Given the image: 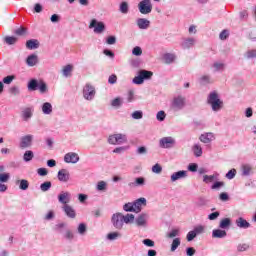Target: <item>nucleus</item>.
I'll return each instance as SVG.
<instances>
[{
  "mask_svg": "<svg viewBox=\"0 0 256 256\" xmlns=\"http://www.w3.org/2000/svg\"><path fill=\"white\" fill-rule=\"evenodd\" d=\"M207 103L212 107V111H221L223 109V101L219 98V94L213 91L208 95Z\"/></svg>",
  "mask_w": 256,
  "mask_h": 256,
  "instance_id": "obj_1",
  "label": "nucleus"
},
{
  "mask_svg": "<svg viewBox=\"0 0 256 256\" xmlns=\"http://www.w3.org/2000/svg\"><path fill=\"white\" fill-rule=\"evenodd\" d=\"M28 91H40V93H47V84L43 80L32 78L28 82Z\"/></svg>",
  "mask_w": 256,
  "mask_h": 256,
  "instance_id": "obj_2",
  "label": "nucleus"
},
{
  "mask_svg": "<svg viewBox=\"0 0 256 256\" xmlns=\"http://www.w3.org/2000/svg\"><path fill=\"white\" fill-rule=\"evenodd\" d=\"M151 77H153V72L142 69L138 71V75L133 78L132 83H134V85H143V83L151 79Z\"/></svg>",
  "mask_w": 256,
  "mask_h": 256,
  "instance_id": "obj_3",
  "label": "nucleus"
},
{
  "mask_svg": "<svg viewBox=\"0 0 256 256\" xmlns=\"http://www.w3.org/2000/svg\"><path fill=\"white\" fill-rule=\"evenodd\" d=\"M185 105H186V99L182 95H178L174 97L171 102V107L173 111H183V109H185Z\"/></svg>",
  "mask_w": 256,
  "mask_h": 256,
  "instance_id": "obj_4",
  "label": "nucleus"
},
{
  "mask_svg": "<svg viewBox=\"0 0 256 256\" xmlns=\"http://www.w3.org/2000/svg\"><path fill=\"white\" fill-rule=\"evenodd\" d=\"M83 97L86 101H93L95 99L96 91H95V86L87 83L83 87Z\"/></svg>",
  "mask_w": 256,
  "mask_h": 256,
  "instance_id": "obj_5",
  "label": "nucleus"
},
{
  "mask_svg": "<svg viewBox=\"0 0 256 256\" xmlns=\"http://www.w3.org/2000/svg\"><path fill=\"white\" fill-rule=\"evenodd\" d=\"M108 143L110 145H123V143H127V135L125 134H113L108 138Z\"/></svg>",
  "mask_w": 256,
  "mask_h": 256,
  "instance_id": "obj_6",
  "label": "nucleus"
},
{
  "mask_svg": "<svg viewBox=\"0 0 256 256\" xmlns=\"http://www.w3.org/2000/svg\"><path fill=\"white\" fill-rule=\"evenodd\" d=\"M138 11L142 15H149L151 11H153V4H151V0H142L138 4Z\"/></svg>",
  "mask_w": 256,
  "mask_h": 256,
  "instance_id": "obj_7",
  "label": "nucleus"
},
{
  "mask_svg": "<svg viewBox=\"0 0 256 256\" xmlns=\"http://www.w3.org/2000/svg\"><path fill=\"white\" fill-rule=\"evenodd\" d=\"M203 233H205V226H195L193 230L187 233L186 239L187 241L191 242L193 241V239H195V237H197L198 235H203Z\"/></svg>",
  "mask_w": 256,
  "mask_h": 256,
  "instance_id": "obj_8",
  "label": "nucleus"
},
{
  "mask_svg": "<svg viewBox=\"0 0 256 256\" xmlns=\"http://www.w3.org/2000/svg\"><path fill=\"white\" fill-rule=\"evenodd\" d=\"M175 138L168 136V137H163L159 140V147L161 149H173L175 147Z\"/></svg>",
  "mask_w": 256,
  "mask_h": 256,
  "instance_id": "obj_9",
  "label": "nucleus"
},
{
  "mask_svg": "<svg viewBox=\"0 0 256 256\" xmlns=\"http://www.w3.org/2000/svg\"><path fill=\"white\" fill-rule=\"evenodd\" d=\"M111 223L115 229H123V214L120 212L114 213L111 217Z\"/></svg>",
  "mask_w": 256,
  "mask_h": 256,
  "instance_id": "obj_10",
  "label": "nucleus"
},
{
  "mask_svg": "<svg viewBox=\"0 0 256 256\" xmlns=\"http://www.w3.org/2000/svg\"><path fill=\"white\" fill-rule=\"evenodd\" d=\"M89 29H94V33L101 34L105 31V23L92 19L90 21Z\"/></svg>",
  "mask_w": 256,
  "mask_h": 256,
  "instance_id": "obj_11",
  "label": "nucleus"
},
{
  "mask_svg": "<svg viewBox=\"0 0 256 256\" xmlns=\"http://www.w3.org/2000/svg\"><path fill=\"white\" fill-rule=\"evenodd\" d=\"M58 202L61 203V205H69L71 203V194L68 191H62L58 195Z\"/></svg>",
  "mask_w": 256,
  "mask_h": 256,
  "instance_id": "obj_12",
  "label": "nucleus"
},
{
  "mask_svg": "<svg viewBox=\"0 0 256 256\" xmlns=\"http://www.w3.org/2000/svg\"><path fill=\"white\" fill-rule=\"evenodd\" d=\"M62 211H64L68 219H75V217H77V212L75 211V208H73V206L69 204L62 206Z\"/></svg>",
  "mask_w": 256,
  "mask_h": 256,
  "instance_id": "obj_13",
  "label": "nucleus"
},
{
  "mask_svg": "<svg viewBox=\"0 0 256 256\" xmlns=\"http://www.w3.org/2000/svg\"><path fill=\"white\" fill-rule=\"evenodd\" d=\"M32 143H33V135L31 134L25 135L20 139L21 149H27V147H31Z\"/></svg>",
  "mask_w": 256,
  "mask_h": 256,
  "instance_id": "obj_14",
  "label": "nucleus"
},
{
  "mask_svg": "<svg viewBox=\"0 0 256 256\" xmlns=\"http://www.w3.org/2000/svg\"><path fill=\"white\" fill-rule=\"evenodd\" d=\"M79 154L75 153V152H68L65 154L64 156V161L65 163H79Z\"/></svg>",
  "mask_w": 256,
  "mask_h": 256,
  "instance_id": "obj_15",
  "label": "nucleus"
},
{
  "mask_svg": "<svg viewBox=\"0 0 256 256\" xmlns=\"http://www.w3.org/2000/svg\"><path fill=\"white\" fill-rule=\"evenodd\" d=\"M147 219H149V214L142 213L135 218V223L138 227H147Z\"/></svg>",
  "mask_w": 256,
  "mask_h": 256,
  "instance_id": "obj_16",
  "label": "nucleus"
},
{
  "mask_svg": "<svg viewBox=\"0 0 256 256\" xmlns=\"http://www.w3.org/2000/svg\"><path fill=\"white\" fill-rule=\"evenodd\" d=\"M57 178L61 183H67L71 179V174H69V170L61 169L58 171Z\"/></svg>",
  "mask_w": 256,
  "mask_h": 256,
  "instance_id": "obj_17",
  "label": "nucleus"
},
{
  "mask_svg": "<svg viewBox=\"0 0 256 256\" xmlns=\"http://www.w3.org/2000/svg\"><path fill=\"white\" fill-rule=\"evenodd\" d=\"M136 25H137L138 29L145 31V30L149 29V27H151V21H149L146 18H138L136 20Z\"/></svg>",
  "mask_w": 256,
  "mask_h": 256,
  "instance_id": "obj_18",
  "label": "nucleus"
},
{
  "mask_svg": "<svg viewBox=\"0 0 256 256\" xmlns=\"http://www.w3.org/2000/svg\"><path fill=\"white\" fill-rule=\"evenodd\" d=\"M187 177V170H180L177 172H174L170 179L172 183H175V181H179V179H185Z\"/></svg>",
  "mask_w": 256,
  "mask_h": 256,
  "instance_id": "obj_19",
  "label": "nucleus"
},
{
  "mask_svg": "<svg viewBox=\"0 0 256 256\" xmlns=\"http://www.w3.org/2000/svg\"><path fill=\"white\" fill-rule=\"evenodd\" d=\"M195 43H197V40L193 37L184 38L181 47L182 49H191Z\"/></svg>",
  "mask_w": 256,
  "mask_h": 256,
  "instance_id": "obj_20",
  "label": "nucleus"
},
{
  "mask_svg": "<svg viewBox=\"0 0 256 256\" xmlns=\"http://www.w3.org/2000/svg\"><path fill=\"white\" fill-rule=\"evenodd\" d=\"M134 205V213H141V207H143V205H147V199L145 198H138L137 200H135L133 202Z\"/></svg>",
  "mask_w": 256,
  "mask_h": 256,
  "instance_id": "obj_21",
  "label": "nucleus"
},
{
  "mask_svg": "<svg viewBox=\"0 0 256 256\" xmlns=\"http://www.w3.org/2000/svg\"><path fill=\"white\" fill-rule=\"evenodd\" d=\"M235 223L236 227H239V229H249V227H251V223L243 217L237 218Z\"/></svg>",
  "mask_w": 256,
  "mask_h": 256,
  "instance_id": "obj_22",
  "label": "nucleus"
},
{
  "mask_svg": "<svg viewBox=\"0 0 256 256\" xmlns=\"http://www.w3.org/2000/svg\"><path fill=\"white\" fill-rule=\"evenodd\" d=\"M212 237L213 239H225V237H227V231L223 230V229H214L212 231Z\"/></svg>",
  "mask_w": 256,
  "mask_h": 256,
  "instance_id": "obj_23",
  "label": "nucleus"
},
{
  "mask_svg": "<svg viewBox=\"0 0 256 256\" xmlns=\"http://www.w3.org/2000/svg\"><path fill=\"white\" fill-rule=\"evenodd\" d=\"M39 63V57L36 54H31L26 58V65L28 67H35Z\"/></svg>",
  "mask_w": 256,
  "mask_h": 256,
  "instance_id": "obj_24",
  "label": "nucleus"
},
{
  "mask_svg": "<svg viewBox=\"0 0 256 256\" xmlns=\"http://www.w3.org/2000/svg\"><path fill=\"white\" fill-rule=\"evenodd\" d=\"M199 139L202 143H211V141L215 140V135L211 132H208L205 134H201Z\"/></svg>",
  "mask_w": 256,
  "mask_h": 256,
  "instance_id": "obj_25",
  "label": "nucleus"
},
{
  "mask_svg": "<svg viewBox=\"0 0 256 256\" xmlns=\"http://www.w3.org/2000/svg\"><path fill=\"white\" fill-rule=\"evenodd\" d=\"M241 171L243 177H249L253 175V166H251V164H244L241 167Z\"/></svg>",
  "mask_w": 256,
  "mask_h": 256,
  "instance_id": "obj_26",
  "label": "nucleus"
},
{
  "mask_svg": "<svg viewBox=\"0 0 256 256\" xmlns=\"http://www.w3.org/2000/svg\"><path fill=\"white\" fill-rule=\"evenodd\" d=\"M26 49L33 51L35 49H39V40L37 39H30L26 41Z\"/></svg>",
  "mask_w": 256,
  "mask_h": 256,
  "instance_id": "obj_27",
  "label": "nucleus"
},
{
  "mask_svg": "<svg viewBox=\"0 0 256 256\" xmlns=\"http://www.w3.org/2000/svg\"><path fill=\"white\" fill-rule=\"evenodd\" d=\"M145 185V177H137L135 178L134 182H130L128 184L129 187H143Z\"/></svg>",
  "mask_w": 256,
  "mask_h": 256,
  "instance_id": "obj_28",
  "label": "nucleus"
},
{
  "mask_svg": "<svg viewBox=\"0 0 256 256\" xmlns=\"http://www.w3.org/2000/svg\"><path fill=\"white\" fill-rule=\"evenodd\" d=\"M231 227V218H223L219 223V229L227 230Z\"/></svg>",
  "mask_w": 256,
  "mask_h": 256,
  "instance_id": "obj_29",
  "label": "nucleus"
},
{
  "mask_svg": "<svg viewBox=\"0 0 256 256\" xmlns=\"http://www.w3.org/2000/svg\"><path fill=\"white\" fill-rule=\"evenodd\" d=\"M42 113L44 115H51L53 113V105L49 102H45L42 104Z\"/></svg>",
  "mask_w": 256,
  "mask_h": 256,
  "instance_id": "obj_30",
  "label": "nucleus"
},
{
  "mask_svg": "<svg viewBox=\"0 0 256 256\" xmlns=\"http://www.w3.org/2000/svg\"><path fill=\"white\" fill-rule=\"evenodd\" d=\"M31 117H33V109L32 108H25L22 111L23 121H28L29 119H31Z\"/></svg>",
  "mask_w": 256,
  "mask_h": 256,
  "instance_id": "obj_31",
  "label": "nucleus"
},
{
  "mask_svg": "<svg viewBox=\"0 0 256 256\" xmlns=\"http://www.w3.org/2000/svg\"><path fill=\"white\" fill-rule=\"evenodd\" d=\"M216 179H219V174L214 173L213 175H204L203 176V182L204 183H213V181H216Z\"/></svg>",
  "mask_w": 256,
  "mask_h": 256,
  "instance_id": "obj_32",
  "label": "nucleus"
},
{
  "mask_svg": "<svg viewBox=\"0 0 256 256\" xmlns=\"http://www.w3.org/2000/svg\"><path fill=\"white\" fill-rule=\"evenodd\" d=\"M163 59L165 63H167V65H171V63H173L175 59H177V56H175V54L173 53H166L164 54Z\"/></svg>",
  "mask_w": 256,
  "mask_h": 256,
  "instance_id": "obj_33",
  "label": "nucleus"
},
{
  "mask_svg": "<svg viewBox=\"0 0 256 256\" xmlns=\"http://www.w3.org/2000/svg\"><path fill=\"white\" fill-rule=\"evenodd\" d=\"M16 185H19L21 191H27L29 189V181L25 179L17 180Z\"/></svg>",
  "mask_w": 256,
  "mask_h": 256,
  "instance_id": "obj_34",
  "label": "nucleus"
},
{
  "mask_svg": "<svg viewBox=\"0 0 256 256\" xmlns=\"http://www.w3.org/2000/svg\"><path fill=\"white\" fill-rule=\"evenodd\" d=\"M133 221H135V215L133 214L122 215L123 224L126 223V225H129V223H133Z\"/></svg>",
  "mask_w": 256,
  "mask_h": 256,
  "instance_id": "obj_35",
  "label": "nucleus"
},
{
  "mask_svg": "<svg viewBox=\"0 0 256 256\" xmlns=\"http://www.w3.org/2000/svg\"><path fill=\"white\" fill-rule=\"evenodd\" d=\"M200 85H210L211 83H213V79H211V76L209 75H204L202 76L200 79Z\"/></svg>",
  "mask_w": 256,
  "mask_h": 256,
  "instance_id": "obj_36",
  "label": "nucleus"
},
{
  "mask_svg": "<svg viewBox=\"0 0 256 256\" xmlns=\"http://www.w3.org/2000/svg\"><path fill=\"white\" fill-rule=\"evenodd\" d=\"M192 151L195 157H201V155H203V148H201V145L199 144H195L192 148Z\"/></svg>",
  "mask_w": 256,
  "mask_h": 256,
  "instance_id": "obj_37",
  "label": "nucleus"
},
{
  "mask_svg": "<svg viewBox=\"0 0 256 256\" xmlns=\"http://www.w3.org/2000/svg\"><path fill=\"white\" fill-rule=\"evenodd\" d=\"M179 245H181V238H174L171 244L172 253H175V251H177Z\"/></svg>",
  "mask_w": 256,
  "mask_h": 256,
  "instance_id": "obj_38",
  "label": "nucleus"
},
{
  "mask_svg": "<svg viewBox=\"0 0 256 256\" xmlns=\"http://www.w3.org/2000/svg\"><path fill=\"white\" fill-rule=\"evenodd\" d=\"M214 71L218 72V71H224L225 70V63L223 62H214L212 65Z\"/></svg>",
  "mask_w": 256,
  "mask_h": 256,
  "instance_id": "obj_39",
  "label": "nucleus"
},
{
  "mask_svg": "<svg viewBox=\"0 0 256 256\" xmlns=\"http://www.w3.org/2000/svg\"><path fill=\"white\" fill-rule=\"evenodd\" d=\"M33 157H35V154H33V151L28 150L24 153L23 159L25 163H29V161H33Z\"/></svg>",
  "mask_w": 256,
  "mask_h": 256,
  "instance_id": "obj_40",
  "label": "nucleus"
},
{
  "mask_svg": "<svg viewBox=\"0 0 256 256\" xmlns=\"http://www.w3.org/2000/svg\"><path fill=\"white\" fill-rule=\"evenodd\" d=\"M123 105V98L116 97L111 101V107L119 108Z\"/></svg>",
  "mask_w": 256,
  "mask_h": 256,
  "instance_id": "obj_41",
  "label": "nucleus"
},
{
  "mask_svg": "<svg viewBox=\"0 0 256 256\" xmlns=\"http://www.w3.org/2000/svg\"><path fill=\"white\" fill-rule=\"evenodd\" d=\"M123 210L126 211V213H135V208L133 202H128L123 205Z\"/></svg>",
  "mask_w": 256,
  "mask_h": 256,
  "instance_id": "obj_42",
  "label": "nucleus"
},
{
  "mask_svg": "<svg viewBox=\"0 0 256 256\" xmlns=\"http://www.w3.org/2000/svg\"><path fill=\"white\" fill-rule=\"evenodd\" d=\"M96 191H107V182L101 180L96 185Z\"/></svg>",
  "mask_w": 256,
  "mask_h": 256,
  "instance_id": "obj_43",
  "label": "nucleus"
},
{
  "mask_svg": "<svg viewBox=\"0 0 256 256\" xmlns=\"http://www.w3.org/2000/svg\"><path fill=\"white\" fill-rule=\"evenodd\" d=\"M120 12H122L124 15H127L129 13V3L127 2H121L120 3Z\"/></svg>",
  "mask_w": 256,
  "mask_h": 256,
  "instance_id": "obj_44",
  "label": "nucleus"
},
{
  "mask_svg": "<svg viewBox=\"0 0 256 256\" xmlns=\"http://www.w3.org/2000/svg\"><path fill=\"white\" fill-rule=\"evenodd\" d=\"M71 71H73V65L68 64L64 66L62 73L65 77H69V75H71Z\"/></svg>",
  "mask_w": 256,
  "mask_h": 256,
  "instance_id": "obj_45",
  "label": "nucleus"
},
{
  "mask_svg": "<svg viewBox=\"0 0 256 256\" xmlns=\"http://www.w3.org/2000/svg\"><path fill=\"white\" fill-rule=\"evenodd\" d=\"M77 231H78L79 235H85L87 233V224L80 223L78 225Z\"/></svg>",
  "mask_w": 256,
  "mask_h": 256,
  "instance_id": "obj_46",
  "label": "nucleus"
},
{
  "mask_svg": "<svg viewBox=\"0 0 256 256\" xmlns=\"http://www.w3.org/2000/svg\"><path fill=\"white\" fill-rule=\"evenodd\" d=\"M51 187H52L51 181H46V182H44V183H42V184L40 185V189H41V191H43L44 193L47 192V191H49V189H51Z\"/></svg>",
  "mask_w": 256,
  "mask_h": 256,
  "instance_id": "obj_47",
  "label": "nucleus"
},
{
  "mask_svg": "<svg viewBox=\"0 0 256 256\" xmlns=\"http://www.w3.org/2000/svg\"><path fill=\"white\" fill-rule=\"evenodd\" d=\"M166 117H167V113H165V111L163 110L158 111L156 114V119L157 121H160V123L165 121Z\"/></svg>",
  "mask_w": 256,
  "mask_h": 256,
  "instance_id": "obj_48",
  "label": "nucleus"
},
{
  "mask_svg": "<svg viewBox=\"0 0 256 256\" xmlns=\"http://www.w3.org/2000/svg\"><path fill=\"white\" fill-rule=\"evenodd\" d=\"M246 59H256V49H250L245 53Z\"/></svg>",
  "mask_w": 256,
  "mask_h": 256,
  "instance_id": "obj_49",
  "label": "nucleus"
},
{
  "mask_svg": "<svg viewBox=\"0 0 256 256\" xmlns=\"http://www.w3.org/2000/svg\"><path fill=\"white\" fill-rule=\"evenodd\" d=\"M118 237H121L119 232H110L107 234L108 241H115Z\"/></svg>",
  "mask_w": 256,
  "mask_h": 256,
  "instance_id": "obj_50",
  "label": "nucleus"
},
{
  "mask_svg": "<svg viewBox=\"0 0 256 256\" xmlns=\"http://www.w3.org/2000/svg\"><path fill=\"white\" fill-rule=\"evenodd\" d=\"M64 239L67 241H73V239H75V234L71 230H66L64 233Z\"/></svg>",
  "mask_w": 256,
  "mask_h": 256,
  "instance_id": "obj_51",
  "label": "nucleus"
},
{
  "mask_svg": "<svg viewBox=\"0 0 256 256\" xmlns=\"http://www.w3.org/2000/svg\"><path fill=\"white\" fill-rule=\"evenodd\" d=\"M9 179H11V175L9 173L0 172V183H7Z\"/></svg>",
  "mask_w": 256,
  "mask_h": 256,
  "instance_id": "obj_52",
  "label": "nucleus"
},
{
  "mask_svg": "<svg viewBox=\"0 0 256 256\" xmlns=\"http://www.w3.org/2000/svg\"><path fill=\"white\" fill-rule=\"evenodd\" d=\"M5 43H7V45H15L17 43V38L15 36H6Z\"/></svg>",
  "mask_w": 256,
  "mask_h": 256,
  "instance_id": "obj_53",
  "label": "nucleus"
},
{
  "mask_svg": "<svg viewBox=\"0 0 256 256\" xmlns=\"http://www.w3.org/2000/svg\"><path fill=\"white\" fill-rule=\"evenodd\" d=\"M132 54L135 55L136 57H141V55H143V49H141V47L139 46H135L132 49Z\"/></svg>",
  "mask_w": 256,
  "mask_h": 256,
  "instance_id": "obj_54",
  "label": "nucleus"
},
{
  "mask_svg": "<svg viewBox=\"0 0 256 256\" xmlns=\"http://www.w3.org/2000/svg\"><path fill=\"white\" fill-rule=\"evenodd\" d=\"M221 215L220 211L212 212L208 215L209 221H215L216 219H219V216Z\"/></svg>",
  "mask_w": 256,
  "mask_h": 256,
  "instance_id": "obj_55",
  "label": "nucleus"
},
{
  "mask_svg": "<svg viewBox=\"0 0 256 256\" xmlns=\"http://www.w3.org/2000/svg\"><path fill=\"white\" fill-rule=\"evenodd\" d=\"M132 119L139 120L143 117V111L141 110H136L131 114Z\"/></svg>",
  "mask_w": 256,
  "mask_h": 256,
  "instance_id": "obj_56",
  "label": "nucleus"
},
{
  "mask_svg": "<svg viewBox=\"0 0 256 256\" xmlns=\"http://www.w3.org/2000/svg\"><path fill=\"white\" fill-rule=\"evenodd\" d=\"M235 175H237V170L232 168L226 173V179H235Z\"/></svg>",
  "mask_w": 256,
  "mask_h": 256,
  "instance_id": "obj_57",
  "label": "nucleus"
},
{
  "mask_svg": "<svg viewBox=\"0 0 256 256\" xmlns=\"http://www.w3.org/2000/svg\"><path fill=\"white\" fill-rule=\"evenodd\" d=\"M126 99L127 103H133V101H135V92L133 90H129Z\"/></svg>",
  "mask_w": 256,
  "mask_h": 256,
  "instance_id": "obj_58",
  "label": "nucleus"
},
{
  "mask_svg": "<svg viewBox=\"0 0 256 256\" xmlns=\"http://www.w3.org/2000/svg\"><path fill=\"white\" fill-rule=\"evenodd\" d=\"M167 237H169V239L179 237V229H172L170 232H168Z\"/></svg>",
  "mask_w": 256,
  "mask_h": 256,
  "instance_id": "obj_59",
  "label": "nucleus"
},
{
  "mask_svg": "<svg viewBox=\"0 0 256 256\" xmlns=\"http://www.w3.org/2000/svg\"><path fill=\"white\" fill-rule=\"evenodd\" d=\"M198 169H199V165L197 163H190L188 165V171H191V173H197Z\"/></svg>",
  "mask_w": 256,
  "mask_h": 256,
  "instance_id": "obj_60",
  "label": "nucleus"
},
{
  "mask_svg": "<svg viewBox=\"0 0 256 256\" xmlns=\"http://www.w3.org/2000/svg\"><path fill=\"white\" fill-rule=\"evenodd\" d=\"M161 171H163V167L160 164L157 163L154 166H152V173H156L157 175H159Z\"/></svg>",
  "mask_w": 256,
  "mask_h": 256,
  "instance_id": "obj_61",
  "label": "nucleus"
},
{
  "mask_svg": "<svg viewBox=\"0 0 256 256\" xmlns=\"http://www.w3.org/2000/svg\"><path fill=\"white\" fill-rule=\"evenodd\" d=\"M143 245H145L146 247H155V241L146 238L142 241Z\"/></svg>",
  "mask_w": 256,
  "mask_h": 256,
  "instance_id": "obj_62",
  "label": "nucleus"
},
{
  "mask_svg": "<svg viewBox=\"0 0 256 256\" xmlns=\"http://www.w3.org/2000/svg\"><path fill=\"white\" fill-rule=\"evenodd\" d=\"M247 249H249V244H246V243L238 244V246H237V251L239 253H243V251H247Z\"/></svg>",
  "mask_w": 256,
  "mask_h": 256,
  "instance_id": "obj_63",
  "label": "nucleus"
},
{
  "mask_svg": "<svg viewBox=\"0 0 256 256\" xmlns=\"http://www.w3.org/2000/svg\"><path fill=\"white\" fill-rule=\"evenodd\" d=\"M106 43H107V45H115V43H117V37H115V36H108L106 38Z\"/></svg>",
  "mask_w": 256,
  "mask_h": 256,
  "instance_id": "obj_64",
  "label": "nucleus"
}]
</instances>
